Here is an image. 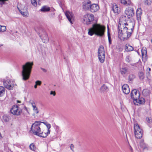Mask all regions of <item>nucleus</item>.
<instances>
[{"label": "nucleus", "instance_id": "obj_14", "mask_svg": "<svg viewBox=\"0 0 152 152\" xmlns=\"http://www.w3.org/2000/svg\"><path fill=\"white\" fill-rule=\"evenodd\" d=\"M142 14V10L141 8H138L136 12V17L138 22L141 21V15Z\"/></svg>", "mask_w": 152, "mask_h": 152}, {"label": "nucleus", "instance_id": "obj_56", "mask_svg": "<svg viewBox=\"0 0 152 152\" xmlns=\"http://www.w3.org/2000/svg\"><path fill=\"white\" fill-rule=\"evenodd\" d=\"M17 102L18 103H21V102L20 101L18 100L17 101Z\"/></svg>", "mask_w": 152, "mask_h": 152}, {"label": "nucleus", "instance_id": "obj_19", "mask_svg": "<svg viewBox=\"0 0 152 152\" xmlns=\"http://www.w3.org/2000/svg\"><path fill=\"white\" fill-rule=\"evenodd\" d=\"M65 15L69 21L71 23H72V19L73 17V15L72 12L66 11L65 13Z\"/></svg>", "mask_w": 152, "mask_h": 152}, {"label": "nucleus", "instance_id": "obj_36", "mask_svg": "<svg viewBox=\"0 0 152 152\" xmlns=\"http://www.w3.org/2000/svg\"><path fill=\"white\" fill-rule=\"evenodd\" d=\"M144 1L145 4L149 5L151 4L152 0H144Z\"/></svg>", "mask_w": 152, "mask_h": 152}, {"label": "nucleus", "instance_id": "obj_2", "mask_svg": "<svg viewBox=\"0 0 152 152\" xmlns=\"http://www.w3.org/2000/svg\"><path fill=\"white\" fill-rule=\"evenodd\" d=\"M105 28L100 25L94 24L92 28L88 30V34L91 36L94 34L99 37H102L104 35Z\"/></svg>", "mask_w": 152, "mask_h": 152}, {"label": "nucleus", "instance_id": "obj_8", "mask_svg": "<svg viewBox=\"0 0 152 152\" xmlns=\"http://www.w3.org/2000/svg\"><path fill=\"white\" fill-rule=\"evenodd\" d=\"M94 16L93 15L86 14L83 17V23L84 24H89L90 23L94 20Z\"/></svg>", "mask_w": 152, "mask_h": 152}, {"label": "nucleus", "instance_id": "obj_20", "mask_svg": "<svg viewBox=\"0 0 152 152\" xmlns=\"http://www.w3.org/2000/svg\"><path fill=\"white\" fill-rule=\"evenodd\" d=\"M126 16L124 15H122L120 17L119 19V22H121V23L120 24H121V26H123L124 24V23H125L126 22H127L126 21ZM120 26V25L119 26Z\"/></svg>", "mask_w": 152, "mask_h": 152}, {"label": "nucleus", "instance_id": "obj_38", "mask_svg": "<svg viewBox=\"0 0 152 152\" xmlns=\"http://www.w3.org/2000/svg\"><path fill=\"white\" fill-rule=\"evenodd\" d=\"M9 0H0V4L2 5L5 4V1H8Z\"/></svg>", "mask_w": 152, "mask_h": 152}, {"label": "nucleus", "instance_id": "obj_52", "mask_svg": "<svg viewBox=\"0 0 152 152\" xmlns=\"http://www.w3.org/2000/svg\"><path fill=\"white\" fill-rule=\"evenodd\" d=\"M42 123H43L46 126H47V124H49L47 122H42Z\"/></svg>", "mask_w": 152, "mask_h": 152}, {"label": "nucleus", "instance_id": "obj_33", "mask_svg": "<svg viewBox=\"0 0 152 152\" xmlns=\"http://www.w3.org/2000/svg\"><path fill=\"white\" fill-rule=\"evenodd\" d=\"M3 120L4 121L7 122L9 121L10 118L8 116L5 115L3 116Z\"/></svg>", "mask_w": 152, "mask_h": 152}, {"label": "nucleus", "instance_id": "obj_35", "mask_svg": "<svg viewBox=\"0 0 152 152\" xmlns=\"http://www.w3.org/2000/svg\"><path fill=\"white\" fill-rule=\"evenodd\" d=\"M139 77L140 79L142 80L144 78V74L142 72H140L139 73Z\"/></svg>", "mask_w": 152, "mask_h": 152}, {"label": "nucleus", "instance_id": "obj_10", "mask_svg": "<svg viewBox=\"0 0 152 152\" xmlns=\"http://www.w3.org/2000/svg\"><path fill=\"white\" fill-rule=\"evenodd\" d=\"M125 13L128 18L133 16L134 14L133 9L131 7H128L127 8L125 11Z\"/></svg>", "mask_w": 152, "mask_h": 152}, {"label": "nucleus", "instance_id": "obj_15", "mask_svg": "<svg viewBox=\"0 0 152 152\" xmlns=\"http://www.w3.org/2000/svg\"><path fill=\"white\" fill-rule=\"evenodd\" d=\"M123 92L125 94H127L130 92V89L128 85L125 84L122 87Z\"/></svg>", "mask_w": 152, "mask_h": 152}, {"label": "nucleus", "instance_id": "obj_31", "mask_svg": "<svg viewBox=\"0 0 152 152\" xmlns=\"http://www.w3.org/2000/svg\"><path fill=\"white\" fill-rule=\"evenodd\" d=\"M135 75L133 74H130L129 76V80L132 81L135 78Z\"/></svg>", "mask_w": 152, "mask_h": 152}, {"label": "nucleus", "instance_id": "obj_51", "mask_svg": "<svg viewBox=\"0 0 152 152\" xmlns=\"http://www.w3.org/2000/svg\"><path fill=\"white\" fill-rule=\"evenodd\" d=\"M41 69L43 70V72H47V70H46L45 69H43V68H41Z\"/></svg>", "mask_w": 152, "mask_h": 152}, {"label": "nucleus", "instance_id": "obj_48", "mask_svg": "<svg viewBox=\"0 0 152 152\" xmlns=\"http://www.w3.org/2000/svg\"><path fill=\"white\" fill-rule=\"evenodd\" d=\"M147 91L148 90L147 89H144L142 91V94L145 95H146V94H145V92Z\"/></svg>", "mask_w": 152, "mask_h": 152}, {"label": "nucleus", "instance_id": "obj_32", "mask_svg": "<svg viewBox=\"0 0 152 152\" xmlns=\"http://www.w3.org/2000/svg\"><path fill=\"white\" fill-rule=\"evenodd\" d=\"M142 57L146 55L147 53L146 50L145 48H143L142 50Z\"/></svg>", "mask_w": 152, "mask_h": 152}, {"label": "nucleus", "instance_id": "obj_54", "mask_svg": "<svg viewBox=\"0 0 152 152\" xmlns=\"http://www.w3.org/2000/svg\"><path fill=\"white\" fill-rule=\"evenodd\" d=\"M37 85L35 84V85L34 86V88H36L37 87Z\"/></svg>", "mask_w": 152, "mask_h": 152}, {"label": "nucleus", "instance_id": "obj_42", "mask_svg": "<svg viewBox=\"0 0 152 152\" xmlns=\"http://www.w3.org/2000/svg\"><path fill=\"white\" fill-rule=\"evenodd\" d=\"M41 83V82L39 80H37L35 82V84L38 86H40Z\"/></svg>", "mask_w": 152, "mask_h": 152}, {"label": "nucleus", "instance_id": "obj_28", "mask_svg": "<svg viewBox=\"0 0 152 152\" xmlns=\"http://www.w3.org/2000/svg\"><path fill=\"white\" fill-rule=\"evenodd\" d=\"M31 1L32 4L35 7L37 6V3L39 5L40 4L39 0H31Z\"/></svg>", "mask_w": 152, "mask_h": 152}, {"label": "nucleus", "instance_id": "obj_30", "mask_svg": "<svg viewBox=\"0 0 152 152\" xmlns=\"http://www.w3.org/2000/svg\"><path fill=\"white\" fill-rule=\"evenodd\" d=\"M5 92V89L3 86H0V96H3Z\"/></svg>", "mask_w": 152, "mask_h": 152}, {"label": "nucleus", "instance_id": "obj_47", "mask_svg": "<svg viewBox=\"0 0 152 152\" xmlns=\"http://www.w3.org/2000/svg\"><path fill=\"white\" fill-rule=\"evenodd\" d=\"M50 94L53 95L54 96H55L56 95V93L55 91H51L50 93Z\"/></svg>", "mask_w": 152, "mask_h": 152}, {"label": "nucleus", "instance_id": "obj_12", "mask_svg": "<svg viewBox=\"0 0 152 152\" xmlns=\"http://www.w3.org/2000/svg\"><path fill=\"white\" fill-rule=\"evenodd\" d=\"M112 10L115 14H118L120 13V8L117 5L115 4H113L112 6Z\"/></svg>", "mask_w": 152, "mask_h": 152}, {"label": "nucleus", "instance_id": "obj_45", "mask_svg": "<svg viewBox=\"0 0 152 152\" xmlns=\"http://www.w3.org/2000/svg\"><path fill=\"white\" fill-rule=\"evenodd\" d=\"M70 148L71 149V150L73 151V148H74V146L73 144H71L70 145Z\"/></svg>", "mask_w": 152, "mask_h": 152}, {"label": "nucleus", "instance_id": "obj_55", "mask_svg": "<svg viewBox=\"0 0 152 152\" xmlns=\"http://www.w3.org/2000/svg\"><path fill=\"white\" fill-rule=\"evenodd\" d=\"M24 108L25 109V110L26 111H27L28 110H27V108H26V107H24Z\"/></svg>", "mask_w": 152, "mask_h": 152}, {"label": "nucleus", "instance_id": "obj_13", "mask_svg": "<svg viewBox=\"0 0 152 152\" xmlns=\"http://www.w3.org/2000/svg\"><path fill=\"white\" fill-rule=\"evenodd\" d=\"M99 9V6L96 4H93L91 5L90 10L92 12H95Z\"/></svg>", "mask_w": 152, "mask_h": 152}, {"label": "nucleus", "instance_id": "obj_18", "mask_svg": "<svg viewBox=\"0 0 152 152\" xmlns=\"http://www.w3.org/2000/svg\"><path fill=\"white\" fill-rule=\"evenodd\" d=\"M40 37L42 39V42L44 43H46L48 41V38L46 32H44V34L42 36L39 34Z\"/></svg>", "mask_w": 152, "mask_h": 152}, {"label": "nucleus", "instance_id": "obj_21", "mask_svg": "<svg viewBox=\"0 0 152 152\" xmlns=\"http://www.w3.org/2000/svg\"><path fill=\"white\" fill-rule=\"evenodd\" d=\"M125 48L126 51L128 52L132 51L134 50L133 47L128 44L125 45Z\"/></svg>", "mask_w": 152, "mask_h": 152}, {"label": "nucleus", "instance_id": "obj_49", "mask_svg": "<svg viewBox=\"0 0 152 152\" xmlns=\"http://www.w3.org/2000/svg\"><path fill=\"white\" fill-rule=\"evenodd\" d=\"M108 39L109 44H111V37L108 38Z\"/></svg>", "mask_w": 152, "mask_h": 152}, {"label": "nucleus", "instance_id": "obj_25", "mask_svg": "<svg viewBox=\"0 0 152 152\" xmlns=\"http://www.w3.org/2000/svg\"><path fill=\"white\" fill-rule=\"evenodd\" d=\"M108 90V87L105 84H103L100 88L101 92H103L107 91Z\"/></svg>", "mask_w": 152, "mask_h": 152}, {"label": "nucleus", "instance_id": "obj_43", "mask_svg": "<svg viewBox=\"0 0 152 152\" xmlns=\"http://www.w3.org/2000/svg\"><path fill=\"white\" fill-rule=\"evenodd\" d=\"M55 15V13L52 12L49 14V16L50 18H53Z\"/></svg>", "mask_w": 152, "mask_h": 152}, {"label": "nucleus", "instance_id": "obj_17", "mask_svg": "<svg viewBox=\"0 0 152 152\" xmlns=\"http://www.w3.org/2000/svg\"><path fill=\"white\" fill-rule=\"evenodd\" d=\"M145 99L143 98L137 99L136 100L133 101L134 104L137 105H138V104H143L145 102Z\"/></svg>", "mask_w": 152, "mask_h": 152}, {"label": "nucleus", "instance_id": "obj_37", "mask_svg": "<svg viewBox=\"0 0 152 152\" xmlns=\"http://www.w3.org/2000/svg\"><path fill=\"white\" fill-rule=\"evenodd\" d=\"M30 149L32 150H34L35 149V146L33 144H31L29 146Z\"/></svg>", "mask_w": 152, "mask_h": 152}, {"label": "nucleus", "instance_id": "obj_46", "mask_svg": "<svg viewBox=\"0 0 152 152\" xmlns=\"http://www.w3.org/2000/svg\"><path fill=\"white\" fill-rule=\"evenodd\" d=\"M146 119L147 122L149 123H150L151 121V120L149 117L147 118Z\"/></svg>", "mask_w": 152, "mask_h": 152}, {"label": "nucleus", "instance_id": "obj_3", "mask_svg": "<svg viewBox=\"0 0 152 152\" xmlns=\"http://www.w3.org/2000/svg\"><path fill=\"white\" fill-rule=\"evenodd\" d=\"M33 65V62H27L23 65L22 74L23 80H26L29 79Z\"/></svg>", "mask_w": 152, "mask_h": 152}, {"label": "nucleus", "instance_id": "obj_40", "mask_svg": "<svg viewBox=\"0 0 152 152\" xmlns=\"http://www.w3.org/2000/svg\"><path fill=\"white\" fill-rule=\"evenodd\" d=\"M34 112L36 114H37L39 113L37 107L33 109Z\"/></svg>", "mask_w": 152, "mask_h": 152}, {"label": "nucleus", "instance_id": "obj_11", "mask_svg": "<svg viewBox=\"0 0 152 152\" xmlns=\"http://www.w3.org/2000/svg\"><path fill=\"white\" fill-rule=\"evenodd\" d=\"M3 82L5 88L10 90L12 89L13 87L11 84V81L10 80H3Z\"/></svg>", "mask_w": 152, "mask_h": 152}, {"label": "nucleus", "instance_id": "obj_5", "mask_svg": "<svg viewBox=\"0 0 152 152\" xmlns=\"http://www.w3.org/2000/svg\"><path fill=\"white\" fill-rule=\"evenodd\" d=\"M134 132L135 137L137 139L141 138L143 135V131L137 124L134 125Z\"/></svg>", "mask_w": 152, "mask_h": 152}, {"label": "nucleus", "instance_id": "obj_1", "mask_svg": "<svg viewBox=\"0 0 152 152\" xmlns=\"http://www.w3.org/2000/svg\"><path fill=\"white\" fill-rule=\"evenodd\" d=\"M124 26L121 27V24L118 26V34L119 37H122L124 40H126L131 36L134 27V23L132 21L124 23Z\"/></svg>", "mask_w": 152, "mask_h": 152}, {"label": "nucleus", "instance_id": "obj_27", "mask_svg": "<svg viewBox=\"0 0 152 152\" xmlns=\"http://www.w3.org/2000/svg\"><path fill=\"white\" fill-rule=\"evenodd\" d=\"M121 4L125 5H129L131 2L129 0H121Z\"/></svg>", "mask_w": 152, "mask_h": 152}, {"label": "nucleus", "instance_id": "obj_29", "mask_svg": "<svg viewBox=\"0 0 152 152\" xmlns=\"http://www.w3.org/2000/svg\"><path fill=\"white\" fill-rule=\"evenodd\" d=\"M50 10V7H47V6H44L42 7L40 10L41 11L43 12H48Z\"/></svg>", "mask_w": 152, "mask_h": 152}, {"label": "nucleus", "instance_id": "obj_26", "mask_svg": "<svg viewBox=\"0 0 152 152\" xmlns=\"http://www.w3.org/2000/svg\"><path fill=\"white\" fill-rule=\"evenodd\" d=\"M49 131L48 132H47L46 133H43V132H40L39 133V135H38L39 136L43 137H46L49 134H50Z\"/></svg>", "mask_w": 152, "mask_h": 152}, {"label": "nucleus", "instance_id": "obj_7", "mask_svg": "<svg viewBox=\"0 0 152 152\" xmlns=\"http://www.w3.org/2000/svg\"><path fill=\"white\" fill-rule=\"evenodd\" d=\"M11 113L14 115H20L22 113V110L17 105L13 106L10 110Z\"/></svg>", "mask_w": 152, "mask_h": 152}, {"label": "nucleus", "instance_id": "obj_41", "mask_svg": "<svg viewBox=\"0 0 152 152\" xmlns=\"http://www.w3.org/2000/svg\"><path fill=\"white\" fill-rule=\"evenodd\" d=\"M47 127L48 128V131H49V133H50V129L51 128V126L50 124H47Z\"/></svg>", "mask_w": 152, "mask_h": 152}, {"label": "nucleus", "instance_id": "obj_50", "mask_svg": "<svg viewBox=\"0 0 152 152\" xmlns=\"http://www.w3.org/2000/svg\"><path fill=\"white\" fill-rule=\"evenodd\" d=\"M107 35H108V38L111 37L109 31H108V32H107Z\"/></svg>", "mask_w": 152, "mask_h": 152}, {"label": "nucleus", "instance_id": "obj_24", "mask_svg": "<svg viewBox=\"0 0 152 152\" xmlns=\"http://www.w3.org/2000/svg\"><path fill=\"white\" fill-rule=\"evenodd\" d=\"M19 11L23 16H27L28 14V11L26 9H21Z\"/></svg>", "mask_w": 152, "mask_h": 152}, {"label": "nucleus", "instance_id": "obj_9", "mask_svg": "<svg viewBox=\"0 0 152 152\" xmlns=\"http://www.w3.org/2000/svg\"><path fill=\"white\" fill-rule=\"evenodd\" d=\"M140 96L139 92L137 91L136 89L132 90L131 93V97L132 99L135 100L137 99H139Z\"/></svg>", "mask_w": 152, "mask_h": 152}, {"label": "nucleus", "instance_id": "obj_34", "mask_svg": "<svg viewBox=\"0 0 152 152\" xmlns=\"http://www.w3.org/2000/svg\"><path fill=\"white\" fill-rule=\"evenodd\" d=\"M6 30V27L5 26H1V28L0 30V32H2L5 31Z\"/></svg>", "mask_w": 152, "mask_h": 152}, {"label": "nucleus", "instance_id": "obj_23", "mask_svg": "<svg viewBox=\"0 0 152 152\" xmlns=\"http://www.w3.org/2000/svg\"><path fill=\"white\" fill-rule=\"evenodd\" d=\"M128 72V69L126 67H122L121 68L120 72L121 75H123L126 74Z\"/></svg>", "mask_w": 152, "mask_h": 152}, {"label": "nucleus", "instance_id": "obj_22", "mask_svg": "<svg viewBox=\"0 0 152 152\" xmlns=\"http://www.w3.org/2000/svg\"><path fill=\"white\" fill-rule=\"evenodd\" d=\"M140 146L143 149H147L148 145L144 142L143 140H141L140 142Z\"/></svg>", "mask_w": 152, "mask_h": 152}, {"label": "nucleus", "instance_id": "obj_4", "mask_svg": "<svg viewBox=\"0 0 152 152\" xmlns=\"http://www.w3.org/2000/svg\"><path fill=\"white\" fill-rule=\"evenodd\" d=\"M39 121H36L31 125V129L33 134L36 135H39V133L41 132L39 126L42 123Z\"/></svg>", "mask_w": 152, "mask_h": 152}, {"label": "nucleus", "instance_id": "obj_39", "mask_svg": "<svg viewBox=\"0 0 152 152\" xmlns=\"http://www.w3.org/2000/svg\"><path fill=\"white\" fill-rule=\"evenodd\" d=\"M129 58L130 56H126L125 59V60L126 62L128 63L130 62Z\"/></svg>", "mask_w": 152, "mask_h": 152}, {"label": "nucleus", "instance_id": "obj_16", "mask_svg": "<svg viewBox=\"0 0 152 152\" xmlns=\"http://www.w3.org/2000/svg\"><path fill=\"white\" fill-rule=\"evenodd\" d=\"M91 5V1L88 0L85 2L83 4V7L85 10H89Z\"/></svg>", "mask_w": 152, "mask_h": 152}, {"label": "nucleus", "instance_id": "obj_44", "mask_svg": "<svg viewBox=\"0 0 152 152\" xmlns=\"http://www.w3.org/2000/svg\"><path fill=\"white\" fill-rule=\"evenodd\" d=\"M31 104L32 105L33 109L37 107L35 105V103L34 102L31 103Z\"/></svg>", "mask_w": 152, "mask_h": 152}, {"label": "nucleus", "instance_id": "obj_57", "mask_svg": "<svg viewBox=\"0 0 152 152\" xmlns=\"http://www.w3.org/2000/svg\"><path fill=\"white\" fill-rule=\"evenodd\" d=\"M150 70H151V69H150V68H149V71H150Z\"/></svg>", "mask_w": 152, "mask_h": 152}, {"label": "nucleus", "instance_id": "obj_53", "mask_svg": "<svg viewBox=\"0 0 152 152\" xmlns=\"http://www.w3.org/2000/svg\"><path fill=\"white\" fill-rule=\"evenodd\" d=\"M130 150L132 152H133V149L131 146H130Z\"/></svg>", "mask_w": 152, "mask_h": 152}, {"label": "nucleus", "instance_id": "obj_6", "mask_svg": "<svg viewBox=\"0 0 152 152\" xmlns=\"http://www.w3.org/2000/svg\"><path fill=\"white\" fill-rule=\"evenodd\" d=\"M98 56L100 62L102 63H103L105 59V52L104 47L102 45L100 46L98 48Z\"/></svg>", "mask_w": 152, "mask_h": 152}]
</instances>
